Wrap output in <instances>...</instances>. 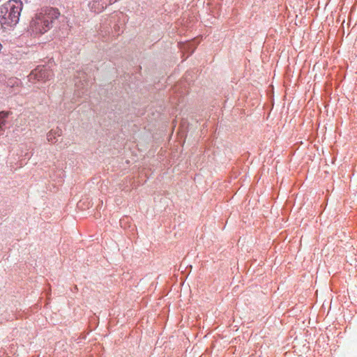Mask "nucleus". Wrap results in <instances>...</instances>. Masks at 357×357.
<instances>
[{"mask_svg":"<svg viewBox=\"0 0 357 357\" xmlns=\"http://www.w3.org/2000/svg\"><path fill=\"white\" fill-rule=\"evenodd\" d=\"M53 77L54 73L52 70L45 66H38L28 76L29 81L33 83L36 82H45L52 79Z\"/></svg>","mask_w":357,"mask_h":357,"instance_id":"3","label":"nucleus"},{"mask_svg":"<svg viewBox=\"0 0 357 357\" xmlns=\"http://www.w3.org/2000/svg\"><path fill=\"white\" fill-rule=\"evenodd\" d=\"M61 135V130L59 128L52 129L47 134V139L49 142L54 144L56 142V137Z\"/></svg>","mask_w":357,"mask_h":357,"instance_id":"4","label":"nucleus"},{"mask_svg":"<svg viewBox=\"0 0 357 357\" xmlns=\"http://www.w3.org/2000/svg\"><path fill=\"white\" fill-rule=\"evenodd\" d=\"M0 47H1V44L0 43Z\"/></svg>","mask_w":357,"mask_h":357,"instance_id":"6","label":"nucleus"},{"mask_svg":"<svg viewBox=\"0 0 357 357\" xmlns=\"http://www.w3.org/2000/svg\"><path fill=\"white\" fill-rule=\"evenodd\" d=\"M9 112H0V128L6 123V119L9 116Z\"/></svg>","mask_w":357,"mask_h":357,"instance_id":"5","label":"nucleus"},{"mask_svg":"<svg viewBox=\"0 0 357 357\" xmlns=\"http://www.w3.org/2000/svg\"><path fill=\"white\" fill-rule=\"evenodd\" d=\"M22 3L20 1L10 0L0 6V24L4 29L15 25L20 19Z\"/></svg>","mask_w":357,"mask_h":357,"instance_id":"2","label":"nucleus"},{"mask_svg":"<svg viewBox=\"0 0 357 357\" xmlns=\"http://www.w3.org/2000/svg\"><path fill=\"white\" fill-rule=\"evenodd\" d=\"M60 13L56 8H48L43 9L40 13H36L32 18L29 30L31 34L42 35L52 28L53 22L58 19Z\"/></svg>","mask_w":357,"mask_h":357,"instance_id":"1","label":"nucleus"}]
</instances>
